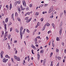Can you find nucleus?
<instances>
[{"mask_svg": "<svg viewBox=\"0 0 66 66\" xmlns=\"http://www.w3.org/2000/svg\"><path fill=\"white\" fill-rule=\"evenodd\" d=\"M27 13H26L25 15V16H26V15H27Z\"/></svg>", "mask_w": 66, "mask_h": 66, "instance_id": "obj_64", "label": "nucleus"}, {"mask_svg": "<svg viewBox=\"0 0 66 66\" xmlns=\"http://www.w3.org/2000/svg\"><path fill=\"white\" fill-rule=\"evenodd\" d=\"M13 29V28L12 27H11L10 28V32H11L12 31V29Z\"/></svg>", "mask_w": 66, "mask_h": 66, "instance_id": "obj_22", "label": "nucleus"}, {"mask_svg": "<svg viewBox=\"0 0 66 66\" xmlns=\"http://www.w3.org/2000/svg\"><path fill=\"white\" fill-rule=\"evenodd\" d=\"M57 41H59V40H60V39H59V37H57L56 38V39Z\"/></svg>", "mask_w": 66, "mask_h": 66, "instance_id": "obj_20", "label": "nucleus"}, {"mask_svg": "<svg viewBox=\"0 0 66 66\" xmlns=\"http://www.w3.org/2000/svg\"><path fill=\"white\" fill-rule=\"evenodd\" d=\"M1 58H2H2H3V56L2 55V54H1Z\"/></svg>", "mask_w": 66, "mask_h": 66, "instance_id": "obj_29", "label": "nucleus"}, {"mask_svg": "<svg viewBox=\"0 0 66 66\" xmlns=\"http://www.w3.org/2000/svg\"><path fill=\"white\" fill-rule=\"evenodd\" d=\"M21 10H22V11H23V10H24V9L22 8H21Z\"/></svg>", "mask_w": 66, "mask_h": 66, "instance_id": "obj_60", "label": "nucleus"}, {"mask_svg": "<svg viewBox=\"0 0 66 66\" xmlns=\"http://www.w3.org/2000/svg\"><path fill=\"white\" fill-rule=\"evenodd\" d=\"M10 8L11 9V8H12V4H10Z\"/></svg>", "mask_w": 66, "mask_h": 66, "instance_id": "obj_24", "label": "nucleus"}, {"mask_svg": "<svg viewBox=\"0 0 66 66\" xmlns=\"http://www.w3.org/2000/svg\"><path fill=\"white\" fill-rule=\"evenodd\" d=\"M40 52L41 53H44V50H42L40 51Z\"/></svg>", "mask_w": 66, "mask_h": 66, "instance_id": "obj_23", "label": "nucleus"}, {"mask_svg": "<svg viewBox=\"0 0 66 66\" xmlns=\"http://www.w3.org/2000/svg\"><path fill=\"white\" fill-rule=\"evenodd\" d=\"M44 6V4H41V6L40 5L41 7H42Z\"/></svg>", "mask_w": 66, "mask_h": 66, "instance_id": "obj_51", "label": "nucleus"}, {"mask_svg": "<svg viewBox=\"0 0 66 66\" xmlns=\"http://www.w3.org/2000/svg\"><path fill=\"white\" fill-rule=\"evenodd\" d=\"M8 49L9 50H10L11 49V47H10V46L9 45L8 47Z\"/></svg>", "mask_w": 66, "mask_h": 66, "instance_id": "obj_18", "label": "nucleus"}, {"mask_svg": "<svg viewBox=\"0 0 66 66\" xmlns=\"http://www.w3.org/2000/svg\"><path fill=\"white\" fill-rule=\"evenodd\" d=\"M57 59L59 60H60L61 59V58L60 57H57Z\"/></svg>", "mask_w": 66, "mask_h": 66, "instance_id": "obj_17", "label": "nucleus"}, {"mask_svg": "<svg viewBox=\"0 0 66 66\" xmlns=\"http://www.w3.org/2000/svg\"><path fill=\"white\" fill-rule=\"evenodd\" d=\"M15 15L16 16H18V14L17 12H15Z\"/></svg>", "mask_w": 66, "mask_h": 66, "instance_id": "obj_21", "label": "nucleus"}, {"mask_svg": "<svg viewBox=\"0 0 66 66\" xmlns=\"http://www.w3.org/2000/svg\"><path fill=\"white\" fill-rule=\"evenodd\" d=\"M53 17V16L52 15L50 17V18H52Z\"/></svg>", "mask_w": 66, "mask_h": 66, "instance_id": "obj_39", "label": "nucleus"}, {"mask_svg": "<svg viewBox=\"0 0 66 66\" xmlns=\"http://www.w3.org/2000/svg\"><path fill=\"white\" fill-rule=\"evenodd\" d=\"M52 46L53 47H54V44H53V43H52Z\"/></svg>", "mask_w": 66, "mask_h": 66, "instance_id": "obj_36", "label": "nucleus"}, {"mask_svg": "<svg viewBox=\"0 0 66 66\" xmlns=\"http://www.w3.org/2000/svg\"><path fill=\"white\" fill-rule=\"evenodd\" d=\"M29 18L28 17H26V18L25 19V20H26V22H27V20H28V19Z\"/></svg>", "mask_w": 66, "mask_h": 66, "instance_id": "obj_13", "label": "nucleus"}, {"mask_svg": "<svg viewBox=\"0 0 66 66\" xmlns=\"http://www.w3.org/2000/svg\"><path fill=\"white\" fill-rule=\"evenodd\" d=\"M31 51H32V54H34V53L33 52V50H31Z\"/></svg>", "mask_w": 66, "mask_h": 66, "instance_id": "obj_42", "label": "nucleus"}, {"mask_svg": "<svg viewBox=\"0 0 66 66\" xmlns=\"http://www.w3.org/2000/svg\"><path fill=\"white\" fill-rule=\"evenodd\" d=\"M37 55L38 60H39V58H40V55H39V54H38Z\"/></svg>", "mask_w": 66, "mask_h": 66, "instance_id": "obj_10", "label": "nucleus"}, {"mask_svg": "<svg viewBox=\"0 0 66 66\" xmlns=\"http://www.w3.org/2000/svg\"><path fill=\"white\" fill-rule=\"evenodd\" d=\"M36 38H37H37H39V39H40V36H38Z\"/></svg>", "mask_w": 66, "mask_h": 66, "instance_id": "obj_33", "label": "nucleus"}, {"mask_svg": "<svg viewBox=\"0 0 66 66\" xmlns=\"http://www.w3.org/2000/svg\"><path fill=\"white\" fill-rule=\"evenodd\" d=\"M3 60V62H5V63H6V62L7 61H6V59H5V57H4Z\"/></svg>", "mask_w": 66, "mask_h": 66, "instance_id": "obj_7", "label": "nucleus"}, {"mask_svg": "<svg viewBox=\"0 0 66 66\" xmlns=\"http://www.w3.org/2000/svg\"><path fill=\"white\" fill-rule=\"evenodd\" d=\"M62 24H63V23H62V22H61L60 23V26H62Z\"/></svg>", "mask_w": 66, "mask_h": 66, "instance_id": "obj_40", "label": "nucleus"}, {"mask_svg": "<svg viewBox=\"0 0 66 66\" xmlns=\"http://www.w3.org/2000/svg\"><path fill=\"white\" fill-rule=\"evenodd\" d=\"M53 6H51L50 9L48 11L49 13H51L53 11Z\"/></svg>", "mask_w": 66, "mask_h": 66, "instance_id": "obj_3", "label": "nucleus"}, {"mask_svg": "<svg viewBox=\"0 0 66 66\" xmlns=\"http://www.w3.org/2000/svg\"><path fill=\"white\" fill-rule=\"evenodd\" d=\"M1 7H2V5H0V10L1 9Z\"/></svg>", "mask_w": 66, "mask_h": 66, "instance_id": "obj_52", "label": "nucleus"}, {"mask_svg": "<svg viewBox=\"0 0 66 66\" xmlns=\"http://www.w3.org/2000/svg\"><path fill=\"white\" fill-rule=\"evenodd\" d=\"M17 50H16L15 53V54H17Z\"/></svg>", "mask_w": 66, "mask_h": 66, "instance_id": "obj_43", "label": "nucleus"}, {"mask_svg": "<svg viewBox=\"0 0 66 66\" xmlns=\"http://www.w3.org/2000/svg\"><path fill=\"white\" fill-rule=\"evenodd\" d=\"M63 63H64V62H65V59H63Z\"/></svg>", "mask_w": 66, "mask_h": 66, "instance_id": "obj_54", "label": "nucleus"}, {"mask_svg": "<svg viewBox=\"0 0 66 66\" xmlns=\"http://www.w3.org/2000/svg\"><path fill=\"white\" fill-rule=\"evenodd\" d=\"M1 15H2V16H4V14H3V13H2V14H1Z\"/></svg>", "mask_w": 66, "mask_h": 66, "instance_id": "obj_62", "label": "nucleus"}, {"mask_svg": "<svg viewBox=\"0 0 66 66\" xmlns=\"http://www.w3.org/2000/svg\"><path fill=\"white\" fill-rule=\"evenodd\" d=\"M34 42H36L37 40V38H35V39H34Z\"/></svg>", "mask_w": 66, "mask_h": 66, "instance_id": "obj_15", "label": "nucleus"}, {"mask_svg": "<svg viewBox=\"0 0 66 66\" xmlns=\"http://www.w3.org/2000/svg\"><path fill=\"white\" fill-rule=\"evenodd\" d=\"M8 21V18H6L5 20V22H7Z\"/></svg>", "mask_w": 66, "mask_h": 66, "instance_id": "obj_11", "label": "nucleus"}, {"mask_svg": "<svg viewBox=\"0 0 66 66\" xmlns=\"http://www.w3.org/2000/svg\"><path fill=\"white\" fill-rule=\"evenodd\" d=\"M16 43H17V41L15 40L14 42V44Z\"/></svg>", "mask_w": 66, "mask_h": 66, "instance_id": "obj_41", "label": "nucleus"}, {"mask_svg": "<svg viewBox=\"0 0 66 66\" xmlns=\"http://www.w3.org/2000/svg\"><path fill=\"white\" fill-rule=\"evenodd\" d=\"M37 43H38V42L37 41H35V44H37Z\"/></svg>", "mask_w": 66, "mask_h": 66, "instance_id": "obj_48", "label": "nucleus"}, {"mask_svg": "<svg viewBox=\"0 0 66 66\" xmlns=\"http://www.w3.org/2000/svg\"><path fill=\"white\" fill-rule=\"evenodd\" d=\"M2 34H3V35H4V31H2Z\"/></svg>", "mask_w": 66, "mask_h": 66, "instance_id": "obj_45", "label": "nucleus"}, {"mask_svg": "<svg viewBox=\"0 0 66 66\" xmlns=\"http://www.w3.org/2000/svg\"><path fill=\"white\" fill-rule=\"evenodd\" d=\"M30 58L28 59V62H29V61H30Z\"/></svg>", "mask_w": 66, "mask_h": 66, "instance_id": "obj_56", "label": "nucleus"}, {"mask_svg": "<svg viewBox=\"0 0 66 66\" xmlns=\"http://www.w3.org/2000/svg\"><path fill=\"white\" fill-rule=\"evenodd\" d=\"M62 28H60L59 30V34L60 35L62 34Z\"/></svg>", "mask_w": 66, "mask_h": 66, "instance_id": "obj_5", "label": "nucleus"}, {"mask_svg": "<svg viewBox=\"0 0 66 66\" xmlns=\"http://www.w3.org/2000/svg\"><path fill=\"white\" fill-rule=\"evenodd\" d=\"M34 49H36V47H35V46H34L33 47H32Z\"/></svg>", "mask_w": 66, "mask_h": 66, "instance_id": "obj_37", "label": "nucleus"}, {"mask_svg": "<svg viewBox=\"0 0 66 66\" xmlns=\"http://www.w3.org/2000/svg\"><path fill=\"white\" fill-rule=\"evenodd\" d=\"M15 31H16V32H18V33L19 32V31H18V30H17V29L15 30Z\"/></svg>", "mask_w": 66, "mask_h": 66, "instance_id": "obj_25", "label": "nucleus"}, {"mask_svg": "<svg viewBox=\"0 0 66 66\" xmlns=\"http://www.w3.org/2000/svg\"><path fill=\"white\" fill-rule=\"evenodd\" d=\"M59 66V63H58L56 65V66Z\"/></svg>", "mask_w": 66, "mask_h": 66, "instance_id": "obj_58", "label": "nucleus"}, {"mask_svg": "<svg viewBox=\"0 0 66 66\" xmlns=\"http://www.w3.org/2000/svg\"><path fill=\"white\" fill-rule=\"evenodd\" d=\"M20 8H21V9H22V5H21V6H20Z\"/></svg>", "mask_w": 66, "mask_h": 66, "instance_id": "obj_59", "label": "nucleus"}, {"mask_svg": "<svg viewBox=\"0 0 66 66\" xmlns=\"http://www.w3.org/2000/svg\"><path fill=\"white\" fill-rule=\"evenodd\" d=\"M22 2L24 6H26V2L24 1V0H23V1Z\"/></svg>", "mask_w": 66, "mask_h": 66, "instance_id": "obj_6", "label": "nucleus"}, {"mask_svg": "<svg viewBox=\"0 0 66 66\" xmlns=\"http://www.w3.org/2000/svg\"><path fill=\"white\" fill-rule=\"evenodd\" d=\"M64 52L65 53H66V50H64Z\"/></svg>", "mask_w": 66, "mask_h": 66, "instance_id": "obj_53", "label": "nucleus"}, {"mask_svg": "<svg viewBox=\"0 0 66 66\" xmlns=\"http://www.w3.org/2000/svg\"><path fill=\"white\" fill-rule=\"evenodd\" d=\"M5 35H4V38H5L7 36V34H5Z\"/></svg>", "mask_w": 66, "mask_h": 66, "instance_id": "obj_12", "label": "nucleus"}, {"mask_svg": "<svg viewBox=\"0 0 66 66\" xmlns=\"http://www.w3.org/2000/svg\"><path fill=\"white\" fill-rule=\"evenodd\" d=\"M8 55H6L5 56V57H6V58H7V57L8 56Z\"/></svg>", "mask_w": 66, "mask_h": 66, "instance_id": "obj_38", "label": "nucleus"}, {"mask_svg": "<svg viewBox=\"0 0 66 66\" xmlns=\"http://www.w3.org/2000/svg\"><path fill=\"white\" fill-rule=\"evenodd\" d=\"M4 53V52L3 51H1V54H3V53Z\"/></svg>", "mask_w": 66, "mask_h": 66, "instance_id": "obj_16", "label": "nucleus"}, {"mask_svg": "<svg viewBox=\"0 0 66 66\" xmlns=\"http://www.w3.org/2000/svg\"><path fill=\"white\" fill-rule=\"evenodd\" d=\"M51 30H50V31H48V34H49V33H51Z\"/></svg>", "mask_w": 66, "mask_h": 66, "instance_id": "obj_27", "label": "nucleus"}, {"mask_svg": "<svg viewBox=\"0 0 66 66\" xmlns=\"http://www.w3.org/2000/svg\"><path fill=\"white\" fill-rule=\"evenodd\" d=\"M46 59H45L44 60L43 62L46 63Z\"/></svg>", "mask_w": 66, "mask_h": 66, "instance_id": "obj_28", "label": "nucleus"}, {"mask_svg": "<svg viewBox=\"0 0 66 66\" xmlns=\"http://www.w3.org/2000/svg\"><path fill=\"white\" fill-rule=\"evenodd\" d=\"M3 23L4 24V25L5 27H4V28H5V30L6 31V24H5L4 23H5V22H4V21H3Z\"/></svg>", "mask_w": 66, "mask_h": 66, "instance_id": "obj_4", "label": "nucleus"}, {"mask_svg": "<svg viewBox=\"0 0 66 66\" xmlns=\"http://www.w3.org/2000/svg\"><path fill=\"white\" fill-rule=\"evenodd\" d=\"M23 29V27H21L20 28V35L21 39H22V30Z\"/></svg>", "mask_w": 66, "mask_h": 66, "instance_id": "obj_1", "label": "nucleus"}, {"mask_svg": "<svg viewBox=\"0 0 66 66\" xmlns=\"http://www.w3.org/2000/svg\"><path fill=\"white\" fill-rule=\"evenodd\" d=\"M35 46H36V47H38V45H37V44H36V45H35Z\"/></svg>", "mask_w": 66, "mask_h": 66, "instance_id": "obj_47", "label": "nucleus"}, {"mask_svg": "<svg viewBox=\"0 0 66 66\" xmlns=\"http://www.w3.org/2000/svg\"><path fill=\"white\" fill-rule=\"evenodd\" d=\"M20 2H19L18 1H16L15 3V5H16L17 4V3H18V4H20Z\"/></svg>", "mask_w": 66, "mask_h": 66, "instance_id": "obj_8", "label": "nucleus"}, {"mask_svg": "<svg viewBox=\"0 0 66 66\" xmlns=\"http://www.w3.org/2000/svg\"><path fill=\"white\" fill-rule=\"evenodd\" d=\"M18 10L19 12V13H20V8H19V9Z\"/></svg>", "mask_w": 66, "mask_h": 66, "instance_id": "obj_57", "label": "nucleus"}, {"mask_svg": "<svg viewBox=\"0 0 66 66\" xmlns=\"http://www.w3.org/2000/svg\"><path fill=\"white\" fill-rule=\"evenodd\" d=\"M13 16H14V13H13L12 14L11 17H14Z\"/></svg>", "mask_w": 66, "mask_h": 66, "instance_id": "obj_44", "label": "nucleus"}, {"mask_svg": "<svg viewBox=\"0 0 66 66\" xmlns=\"http://www.w3.org/2000/svg\"><path fill=\"white\" fill-rule=\"evenodd\" d=\"M17 20H18L19 21H20V19L19 18H17Z\"/></svg>", "mask_w": 66, "mask_h": 66, "instance_id": "obj_30", "label": "nucleus"}, {"mask_svg": "<svg viewBox=\"0 0 66 66\" xmlns=\"http://www.w3.org/2000/svg\"><path fill=\"white\" fill-rule=\"evenodd\" d=\"M27 32L28 33H29V32H30L29 30L28 29H27Z\"/></svg>", "mask_w": 66, "mask_h": 66, "instance_id": "obj_49", "label": "nucleus"}, {"mask_svg": "<svg viewBox=\"0 0 66 66\" xmlns=\"http://www.w3.org/2000/svg\"><path fill=\"white\" fill-rule=\"evenodd\" d=\"M52 26H53V27H54V23H52Z\"/></svg>", "mask_w": 66, "mask_h": 66, "instance_id": "obj_35", "label": "nucleus"}, {"mask_svg": "<svg viewBox=\"0 0 66 66\" xmlns=\"http://www.w3.org/2000/svg\"><path fill=\"white\" fill-rule=\"evenodd\" d=\"M44 20V18H41V21H43V20Z\"/></svg>", "mask_w": 66, "mask_h": 66, "instance_id": "obj_31", "label": "nucleus"}, {"mask_svg": "<svg viewBox=\"0 0 66 66\" xmlns=\"http://www.w3.org/2000/svg\"><path fill=\"white\" fill-rule=\"evenodd\" d=\"M52 54H53V53H52V52L50 54V56H52Z\"/></svg>", "mask_w": 66, "mask_h": 66, "instance_id": "obj_32", "label": "nucleus"}, {"mask_svg": "<svg viewBox=\"0 0 66 66\" xmlns=\"http://www.w3.org/2000/svg\"><path fill=\"white\" fill-rule=\"evenodd\" d=\"M39 14V13L38 12H36L35 14L36 15H38Z\"/></svg>", "mask_w": 66, "mask_h": 66, "instance_id": "obj_19", "label": "nucleus"}, {"mask_svg": "<svg viewBox=\"0 0 66 66\" xmlns=\"http://www.w3.org/2000/svg\"><path fill=\"white\" fill-rule=\"evenodd\" d=\"M47 25H46V24H45V25H44V28H46V26Z\"/></svg>", "mask_w": 66, "mask_h": 66, "instance_id": "obj_55", "label": "nucleus"}, {"mask_svg": "<svg viewBox=\"0 0 66 66\" xmlns=\"http://www.w3.org/2000/svg\"><path fill=\"white\" fill-rule=\"evenodd\" d=\"M30 13H29V12H28V13H27V14L28 15H30Z\"/></svg>", "mask_w": 66, "mask_h": 66, "instance_id": "obj_50", "label": "nucleus"}, {"mask_svg": "<svg viewBox=\"0 0 66 66\" xmlns=\"http://www.w3.org/2000/svg\"><path fill=\"white\" fill-rule=\"evenodd\" d=\"M31 19H32V18H31L30 19L28 20H27V23H28V22H30V21H31Z\"/></svg>", "mask_w": 66, "mask_h": 66, "instance_id": "obj_9", "label": "nucleus"}, {"mask_svg": "<svg viewBox=\"0 0 66 66\" xmlns=\"http://www.w3.org/2000/svg\"><path fill=\"white\" fill-rule=\"evenodd\" d=\"M9 35V37H8L9 39H10L11 38V35H10V34Z\"/></svg>", "mask_w": 66, "mask_h": 66, "instance_id": "obj_26", "label": "nucleus"}, {"mask_svg": "<svg viewBox=\"0 0 66 66\" xmlns=\"http://www.w3.org/2000/svg\"><path fill=\"white\" fill-rule=\"evenodd\" d=\"M12 24V22H10V23L9 24V25H11Z\"/></svg>", "mask_w": 66, "mask_h": 66, "instance_id": "obj_61", "label": "nucleus"}, {"mask_svg": "<svg viewBox=\"0 0 66 66\" xmlns=\"http://www.w3.org/2000/svg\"><path fill=\"white\" fill-rule=\"evenodd\" d=\"M14 58L16 60H17L18 61H20V58L19 57H17L15 55L14 56Z\"/></svg>", "mask_w": 66, "mask_h": 66, "instance_id": "obj_2", "label": "nucleus"}, {"mask_svg": "<svg viewBox=\"0 0 66 66\" xmlns=\"http://www.w3.org/2000/svg\"><path fill=\"white\" fill-rule=\"evenodd\" d=\"M48 5V4H45L44 5V6H47Z\"/></svg>", "mask_w": 66, "mask_h": 66, "instance_id": "obj_46", "label": "nucleus"}, {"mask_svg": "<svg viewBox=\"0 0 66 66\" xmlns=\"http://www.w3.org/2000/svg\"><path fill=\"white\" fill-rule=\"evenodd\" d=\"M56 51L57 52H59V50L57 49L56 50Z\"/></svg>", "mask_w": 66, "mask_h": 66, "instance_id": "obj_34", "label": "nucleus"}, {"mask_svg": "<svg viewBox=\"0 0 66 66\" xmlns=\"http://www.w3.org/2000/svg\"><path fill=\"white\" fill-rule=\"evenodd\" d=\"M46 24L48 27H49L50 26V24L49 23H47Z\"/></svg>", "mask_w": 66, "mask_h": 66, "instance_id": "obj_14", "label": "nucleus"}, {"mask_svg": "<svg viewBox=\"0 0 66 66\" xmlns=\"http://www.w3.org/2000/svg\"><path fill=\"white\" fill-rule=\"evenodd\" d=\"M64 14H65V13H66V11L64 10Z\"/></svg>", "mask_w": 66, "mask_h": 66, "instance_id": "obj_63", "label": "nucleus"}]
</instances>
